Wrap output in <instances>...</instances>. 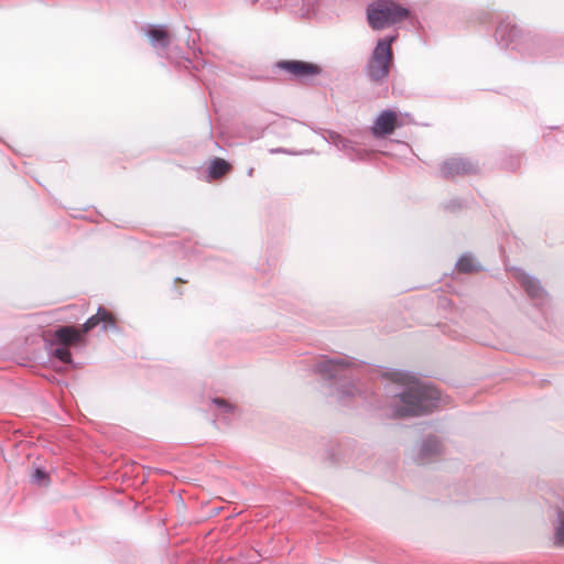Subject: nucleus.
Instances as JSON below:
<instances>
[{"label": "nucleus", "instance_id": "1", "mask_svg": "<svg viewBox=\"0 0 564 564\" xmlns=\"http://www.w3.org/2000/svg\"><path fill=\"white\" fill-rule=\"evenodd\" d=\"M386 376L402 389L394 395L393 414L395 416L422 415L437 404L440 400L437 391L411 372L392 369Z\"/></svg>", "mask_w": 564, "mask_h": 564}, {"label": "nucleus", "instance_id": "2", "mask_svg": "<svg viewBox=\"0 0 564 564\" xmlns=\"http://www.w3.org/2000/svg\"><path fill=\"white\" fill-rule=\"evenodd\" d=\"M395 36H384L377 41L371 54L365 65V75L373 84L383 85L390 76V65L392 62L391 45Z\"/></svg>", "mask_w": 564, "mask_h": 564}, {"label": "nucleus", "instance_id": "3", "mask_svg": "<svg viewBox=\"0 0 564 564\" xmlns=\"http://www.w3.org/2000/svg\"><path fill=\"white\" fill-rule=\"evenodd\" d=\"M409 10L391 0H376L367 7V19L373 30H383L408 18Z\"/></svg>", "mask_w": 564, "mask_h": 564}, {"label": "nucleus", "instance_id": "4", "mask_svg": "<svg viewBox=\"0 0 564 564\" xmlns=\"http://www.w3.org/2000/svg\"><path fill=\"white\" fill-rule=\"evenodd\" d=\"M276 67L289 74L290 79L302 80L317 76L322 73L319 66L304 61H280Z\"/></svg>", "mask_w": 564, "mask_h": 564}, {"label": "nucleus", "instance_id": "5", "mask_svg": "<svg viewBox=\"0 0 564 564\" xmlns=\"http://www.w3.org/2000/svg\"><path fill=\"white\" fill-rule=\"evenodd\" d=\"M355 365V361L348 357L334 359H324L314 367V371L328 380L335 379L344 373L348 368Z\"/></svg>", "mask_w": 564, "mask_h": 564}, {"label": "nucleus", "instance_id": "6", "mask_svg": "<svg viewBox=\"0 0 564 564\" xmlns=\"http://www.w3.org/2000/svg\"><path fill=\"white\" fill-rule=\"evenodd\" d=\"M397 119L398 116L395 111L382 110L381 112H379V115L376 117L372 123V134L376 138H382L392 133L397 123Z\"/></svg>", "mask_w": 564, "mask_h": 564}, {"label": "nucleus", "instance_id": "7", "mask_svg": "<svg viewBox=\"0 0 564 564\" xmlns=\"http://www.w3.org/2000/svg\"><path fill=\"white\" fill-rule=\"evenodd\" d=\"M99 323H102V330L116 329V323L112 316L104 307H98L96 315L90 316L83 324V332L87 333L91 330Z\"/></svg>", "mask_w": 564, "mask_h": 564}, {"label": "nucleus", "instance_id": "8", "mask_svg": "<svg viewBox=\"0 0 564 564\" xmlns=\"http://www.w3.org/2000/svg\"><path fill=\"white\" fill-rule=\"evenodd\" d=\"M473 170V164L462 158H452L441 165V172L444 176L449 177L462 173H468Z\"/></svg>", "mask_w": 564, "mask_h": 564}, {"label": "nucleus", "instance_id": "9", "mask_svg": "<svg viewBox=\"0 0 564 564\" xmlns=\"http://www.w3.org/2000/svg\"><path fill=\"white\" fill-rule=\"evenodd\" d=\"M517 278L519 282L522 284V286L525 289L528 295L533 300H542L545 295V291L540 284V281L536 280L534 276L523 272L518 271Z\"/></svg>", "mask_w": 564, "mask_h": 564}, {"label": "nucleus", "instance_id": "10", "mask_svg": "<svg viewBox=\"0 0 564 564\" xmlns=\"http://www.w3.org/2000/svg\"><path fill=\"white\" fill-rule=\"evenodd\" d=\"M324 0H280L282 6L289 7L302 15L315 13Z\"/></svg>", "mask_w": 564, "mask_h": 564}, {"label": "nucleus", "instance_id": "11", "mask_svg": "<svg viewBox=\"0 0 564 564\" xmlns=\"http://www.w3.org/2000/svg\"><path fill=\"white\" fill-rule=\"evenodd\" d=\"M440 451L441 443L438 440L436 437H427L415 448L414 457L417 460H424Z\"/></svg>", "mask_w": 564, "mask_h": 564}, {"label": "nucleus", "instance_id": "12", "mask_svg": "<svg viewBox=\"0 0 564 564\" xmlns=\"http://www.w3.org/2000/svg\"><path fill=\"white\" fill-rule=\"evenodd\" d=\"M147 36L151 45L155 48H165L170 44L169 34L162 25H156L153 29L149 30L147 32Z\"/></svg>", "mask_w": 564, "mask_h": 564}, {"label": "nucleus", "instance_id": "13", "mask_svg": "<svg viewBox=\"0 0 564 564\" xmlns=\"http://www.w3.org/2000/svg\"><path fill=\"white\" fill-rule=\"evenodd\" d=\"M54 335L58 344L64 346L76 343L80 339V333L70 326L59 327L55 330Z\"/></svg>", "mask_w": 564, "mask_h": 564}, {"label": "nucleus", "instance_id": "14", "mask_svg": "<svg viewBox=\"0 0 564 564\" xmlns=\"http://www.w3.org/2000/svg\"><path fill=\"white\" fill-rule=\"evenodd\" d=\"M229 169L228 162L220 158H215L210 161L207 174L209 178H218L224 175Z\"/></svg>", "mask_w": 564, "mask_h": 564}, {"label": "nucleus", "instance_id": "15", "mask_svg": "<svg viewBox=\"0 0 564 564\" xmlns=\"http://www.w3.org/2000/svg\"><path fill=\"white\" fill-rule=\"evenodd\" d=\"M458 271L471 272L480 269V264L471 253H464L456 262Z\"/></svg>", "mask_w": 564, "mask_h": 564}, {"label": "nucleus", "instance_id": "16", "mask_svg": "<svg viewBox=\"0 0 564 564\" xmlns=\"http://www.w3.org/2000/svg\"><path fill=\"white\" fill-rule=\"evenodd\" d=\"M358 389L352 383H347L337 389L336 399L339 402H345L347 398L355 395Z\"/></svg>", "mask_w": 564, "mask_h": 564}, {"label": "nucleus", "instance_id": "17", "mask_svg": "<svg viewBox=\"0 0 564 564\" xmlns=\"http://www.w3.org/2000/svg\"><path fill=\"white\" fill-rule=\"evenodd\" d=\"M31 481L39 486H47L48 476L43 468H35L31 474Z\"/></svg>", "mask_w": 564, "mask_h": 564}, {"label": "nucleus", "instance_id": "18", "mask_svg": "<svg viewBox=\"0 0 564 564\" xmlns=\"http://www.w3.org/2000/svg\"><path fill=\"white\" fill-rule=\"evenodd\" d=\"M52 355L54 357L58 358L63 362H66V364H70L72 362V354H70L69 349L66 346H64V345H61V346L56 347L52 351Z\"/></svg>", "mask_w": 564, "mask_h": 564}, {"label": "nucleus", "instance_id": "19", "mask_svg": "<svg viewBox=\"0 0 564 564\" xmlns=\"http://www.w3.org/2000/svg\"><path fill=\"white\" fill-rule=\"evenodd\" d=\"M333 141H334L335 147L339 151H344L347 154H349L350 156H352L350 151H352L354 148H352V143L350 140L341 138L340 135H336V138H334Z\"/></svg>", "mask_w": 564, "mask_h": 564}, {"label": "nucleus", "instance_id": "20", "mask_svg": "<svg viewBox=\"0 0 564 564\" xmlns=\"http://www.w3.org/2000/svg\"><path fill=\"white\" fill-rule=\"evenodd\" d=\"M555 541L557 544L564 545V513H558V524L555 528Z\"/></svg>", "mask_w": 564, "mask_h": 564}, {"label": "nucleus", "instance_id": "21", "mask_svg": "<svg viewBox=\"0 0 564 564\" xmlns=\"http://www.w3.org/2000/svg\"><path fill=\"white\" fill-rule=\"evenodd\" d=\"M212 403L217 408L219 413H229L234 410L232 405L223 399H213Z\"/></svg>", "mask_w": 564, "mask_h": 564}, {"label": "nucleus", "instance_id": "22", "mask_svg": "<svg viewBox=\"0 0 564 564\" xmlns=\"http://www.w3.org/2000/svg\"><path fill=\"white\" fill-rule=\"evenodd\" d=\"M269 152L271 154H289V155H302V154H307L310 153L311 151H301V152H295V151H291V150H288V149H284V148H272L269 150Z\"/></svg>", "mask_w": 564, "mask_h": 564}, {"label": "nucleus", "instance_id": "23", "mask_svg": "<svg viewBox=\"0 0 564 564\" xmlns=\"http://www.w3.org/2000/svg\"><path fill=\"white\" fill-rule=\"evenodd\" d=\"M505 32H506V28L500 25L497 31H496V36L497 39H500L501 41L505 40Z\"/></svg>", "mask_w": 564, "mask_h": 564}]
</instances>
